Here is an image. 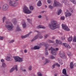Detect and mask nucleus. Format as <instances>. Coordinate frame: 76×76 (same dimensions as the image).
<instances>
[{
  "instance_id": "nucleus-1",
  "label": "nucleus",
  "mask_w": 76,
  "mask_h": 76,
  "mask_svg": "<svg viewBox=\"0 0 76 76\" xmlns=\"http://www.w3.org/2000/svg\"><path fill=\"white\" fill-rule=\"evenodd\" d=\"M6 24L5 25V27L7 28V30L11 31L13 30L14 26L13 23L10 22L6 21L5 22Z\"/></svg>"
},
{
  "instance_id": "nucleus-2",
  "label": "nucleus",
  "mask_w": 76,
  "mask_h": 76,
  "mask_svg": "<svg viewBox=\"0 0 76 76\" xmlns=\"http://www.w3.org/2000/svg\"><path fill=\"white\" fill-rule=\"evenodd\" d=\"M49 27L51 29L54 30L57 28H59V24L57 23L56 21L54 20L51 24H49Z\"/></svg>"
},
{
  "instance_id": "nucleus-3",
  "label": "nucleus",
  "mask_w": 76,
  "mask_h": 76,
  "mask_svg": "<svg viewBox=\"0 0 76 76\" xmlns=\"http://www.w3.org/2000/svg\"><path fill=\"white\" fill-rule=\"evenodd\" d=\"M23 12L26 14H29L32 13V12L29 10L28 8L26 6H24L23 9Z\"/></svg>"
},
{
  "instance_id": "nucleus-4",
  "label": "nucleus",
  "mask_w": 76,
  "mask_h": 76,
  "mask_svg": "<svg viewBox=\"0 0 76 76\" xmlns=\"http://www.w3.org/2000/svg\"><path fill=\"white\" fill-rule=\"evenodd\" d=\"M14 58L15 62H22L23 61V59L22 58H20L19 56L14 57Z\"/></svg>"
},
{
  "instance_id": "nucleus-5",
  "label": "nucleus",
  "mask_w": 76,
  "mask_h": 76,
  "mask_svg": "<svg viewBox=\"0 0 76 76\" xmlns=\"http://www.w3.org/2000/svg\"><path fill=\"white\" fill-rule=\"evenodd\" d=\"M18 4V3L15 1H10L9 2V5L13 7H15V6H17Z\"/></svg>"
},
{
  "instance_id": "nucleus-6",
  "label": "nucleus",
  "mask_w": 76,
  "mask_h": 76,
  "mask_svg": "<svg viewBox=\"0 0 76 76\" xmlns=\"http://www.w3.org/2000/svg\"><path fill=\"white\" fill-rule=\"evenodd\" d=\"M38 37L39 38H40V39H42V38H43V36L41 35H39V34H38L31 40V42H32L33 41L36 40V39H37L38 38Z\"/></svg>"
},
{
  "instance_id": "nucleus-7",
  "label": "nucleus",
  "mask_w": 76,
  "mask_h": 76,
  "mask_svg": "<svg viewBox=\"0 0 76 76\" xmlns=\"http://www.w3.org/2000/svg\"><path fill=\"white\" fill-rule=\"evenodd\" d=\"M48 50L49 51H50V50H51V54L53 55H56V50L54 48H53L52 47L50 48Z\"/></svg>"
},
{
  "instance_id": "nucleus-8",
  "label": "nucleus",
  "mask_w": 76,
  "mask_h": 76,
  "mask_svg": "<svg viewBox=\"0 0 76 76\" xmlns=\"http://www.w3.org/2000/svg\"><path fill=\"white\" fill-rule=\"evenodd\" d=\"M60 5H61L60 3L55 0H54V3L53 4V6L55 7H58V6H60Z\"/></svg>"
},
{
  "instance_id": "nucleus-9",
  "label": "nucleus",
  "mask_w": 76,
  "mask_h": 76,
  "mask_svg": "<svg viewBox=\"0 0 76 76\" xmlns=\"http://www.w3.org/2000/svg\"><path fill=\"white\" fill-rule=\"evenodd\" d=\"M62 26L64 30L67 31H70V29L69 28V27L67 26H66V25L62 24Z\"/></svg>"
},
{
  "instance_id": "nucleus-10",
  "label": "nucleus",
  "mask_w": 76,
  "mask_h": 76,
  "mask_svg": "<svg viewBox=\"0 0 76 76\" xmlns=\"http://www.w3.org/2000/svg\"><path fill=\"white\" fill-rule=\"evenodd\" d=\"M15 69H16V71H18V65H16L15 66H14L10 70V73H12L15 70Z\"/></svg>"
},
{
  "instance_id": "nucleus-11",
  "label": "nucleus",
  "mask_w": 76,
  "mask_h": 76,
  "mask_svg": "<svg viewBox=\"0 0 76 76\" xmlns=\"http://www.w3.org/2000/svg\"><path fill=\"white\" fill-rule=\"evenodd\" d=\"M6 60L7 61H12L13 59L12 58V57L11 55H10L9 56H7L6 58Z\"/></svg>"
},
{
  "instance_id": "nucleus-12",
  "label": "nucleus",
  "mask_w": 76,
  "mask_h": 76,
  "mask_svg": "<svg viewBox=\"0 0 76 76\" xmlns=\"http://www.w3.org/2000/svg\"><path fill=\"white\" fill-rule=\"evenodd\" d=\"M59 55L62 58H66V56H65V54L63 52H61L59 54Z\"/></svg>"
},
{
  "instance_id": "nucleus-13",
  "label": "nucleus",
  "mask_w": 76,
  "mask_h": 76,
  "mask_svg": "<svg viewBox=\"0 0 76 76\" xmlns=\"http://www.w3.org/2000/svg\"><path fill=\"white\" fill-rule=\"evenodd\" d=\"M66 17H68V16H70L72 15V13L69 12V11L67 10L66 12H65Z\"/></svg>"
},
{
  "instance_id": "nucleus-14",
  "label": "nucleus",
  "mask_w": 76,
  "mask_h": 76,
  "mask_svg": "<svg viewBox=\"0 0 76 76\" xmlns=\"http://www.w3.org/2000/svg\"><path fill=\"white\" fill-rule=\"evenodd\" d=\"M31 33H32V32L31 31L28 34L25 36H21V38L22 39H23V38H26V37H29V34H31Z\"/></svg>"
},
{
  "instance_id": "nucleus-15",
  "label": "nucleus",
  "mask_w": 76,
  "mask_h": 76,
  "mask_svg": "<svg viewBox=\"0 0 76 76\" xmlns=\"http://www.w3.org/2000/svg\"><path fill=\"white\" fill-rule=\"evenodd\" d=\"M8 8V5L6 4H4L3 6V9L4 10H6Z\"/></svg>"
},
{
  "instance_id": "nucleus-16",
  "label": "nucleus",
  "mask_w": 76,
  "mask_h": 76,
  "mask_svg": "<svg viewBox=\"0 0 76 76\" xmlns=\"http://www.w3.org/2000/svg\"><path fill=\"white\" fill-rule=\"evenodd\" d=\"M40 45H45L46 47V50H47V49L48 48V45L47 44L46 45L45 42H42L40 43Z\"/></svg>"
},
{
  "instance_id": "nucleus-17",
  "label": "nucleus",
  "mask_w": 76,
  "mask_h": 76,
  "mask_svg": "<svg viewBox=\"0 0 76 76\" xmlns=\"http://www.w3.org/2000/svg\"><path fill=\"white\" fill-rule=\"evenodd\" d=\"M63 45L64 46V47H65L67 48L70 49V48H71V47H70V46L68 44H67L66 43H63Z\"/></svg>"
},
{
  "instance_id": "nucleus-18",
  "label": "nucleus",
  "mask_w": 76,
  "mask_h": 76,
  "mask_svg": "<svg viewBox=\"0 0 76 76\" xmlns=\"http://www.w3.org/2000/svg\"><path fill=\"white\" fill-rule=\"evenodd\" d=\"M21 31V29L19 27L18 25H17V27H16V29L15 30V32H17V31Z\"/></svg>"
},
{
  "instance_id": "nucleus-19",
  "label": "nucleus",
  "mask_w": 76,
  "mask_h": 76,
  "mask_svg": "<svg viewBox=\"0 0 76 76\" xmlns=\"http://www.w3.org/2000/svg\"><path fill=\"white\" fill-rule=\"evenodd\" d=\"M62 73L65 75V76L67 75V71H66V69H63Z\"/></svg>"
},
{
  "instance_id": "nucleus-20",
  "label": "nucleus",
  "mask_w": 76,
  "mask_h": 76,
  "mask_svg": "<svg viewBox=\"0 0 76 76\" xmlns=\"http://www.w3.org/2000/svg\"><path fill=\"white\" fill-rule=\"evenodd\" d=\"M37 28H38V29H45V27L40 25L37 26Z\"/></svg>"
},
{
  "instance_id": "nucleus-21",
  "label": "nucleus",
  "mask_w": 76,
  "mask_h": 76,
  "mask_svg": "<svg viewBox=\"0 0 76 76\" xmlns=\"http://www.w3.org/2000/svg\"><path fill=\"white\" fill-rule=\"evenodd\" d=\"M22 25L23 28H26V24L25 22L23 21Z\"/></svg>"
},
{
  "instance_id": "nucleus-22",
  "label": "nucleus",
  "mask_w": 76,
  "mask_h": 76,
  "mask_svg": "<svg viewBox=\"0 0 76 76\" xmlns=\"http://www.w3.org/2000/svg\"><path fill=\"white\" fill-rule=\"evenodd\" d=\"M38 6H41L42 5V3H41V1H38V3L37 4Z\"/></svg>"
},
{
  "instance_id": "nucleus-23",
  "label": "nucleus",
  "mask_w": 76,
  "mask_h": 76,
  "mask_svg": "<svg viewBox=\"0 0 76 76\" xmlns=\"http://www.w3.org/2000/svg\"><path fill=\"white\" fill-rule=\"evenodd\" d=\"M70 67L71 69H73V63L72 62L70 63Z\"/></svg>"
},
{
  "instance_id": "nucleus-24",
  "label": "nucleus",
  "mask_w": 76,
  "mask_h": 76,
  "mask_svg": "<svg viewBox=\"0 0 76 76\" xmlns=\"http://www.w3.org/2000/svg\"><path fill=\"white\" fill-rule=\"evenodd\" d=\"M34 50H39L40 48L38 46H35L34 47Z\"/></svg>"
},
{
  "instance_id": "nucleus-25",
  "label": "nucleus",
  "mask_w": 76,
  "mask_h": 76,
  "mask_svg": "<svg viewBox=\"0 0 76 76\" xmlns=\"http://www.w3.org/2000/svg\"><path fill=\"white\" fill-rule=\"evenodd\" d=\"M68 41L70 42V41H72L73 40V38L72 37H70L68 38Z\"/></svg>"
},
{
  "instance_id": "nucleus-26",
  "label": "nucleus",
  "mask_w": 76,
  "mask_h": 76,
  "mask_svg": "<svg viewBox=\"0 0 76 76\" xmlns=\"http://www.w3.org/2000/svg\"><path fill=\"white\" fill-rule=\"evenodd\" d=\"M27 20L28 22L30 24H32V20L28 18L27 19Z\"/></svg>"
},
{
  "instance_id": "nucleus-27",
  "label": "nucleus",
  "mask_w": 76,
  "mask_h": 76,
  "mask_svg": "<svg viewBox=\"0 0 76 76\" xmlns=\"http://www.w3.org/2000/svg\"><path fill=\"white\" fill-rule=\"evenodd\" d=\"M62 13V10H59L58 12V15H60L61 13Z\"/></svg>"
},
{
  "instance_id": "nucleus-28",
  "label": "nucleus",
  "mask_w": 76,
  "mask_h": 76,
  "mask_svg": "<svg viewBox=\"0 0 76 76\" xmlns=\"http://www.w3.org/2000/svg\"><path fill=\"white\" fill-rule=\"evenodd\" d=\"M70 1L72 2L75 4H76V1H75V0H70Z\"/></svg>"
},
{
  "instance_id": "nucleus-29",
  "label": "nucleus",
  "mask_w": 76,
  "mask_h": 76,
  "mask_svg": "<svg viewBox=\"0 0 76 76\" xmlns=\"http://www.w3.org/2000/svg\"><path fill=\"white\" fill-rule=\"evenodd\" d=\"M67 54L68 55V56L69 57H71V52H67Z\"/></svg>"
},
{
  "instance_id": "nucleus-30",
  "label": "nucleus",
  "mask_w": 76,
  "mask_h": 76,
  "mask_svg": "<svg viewBox=\"0 0 76 76\" xmlns=\"http://www.w3.org/2000/svg\"><path fill=\"white\" fill-rule=\"evenodd\" d=\"M2 19L3 23H4V20H6V17H4L2 18Z\"/></svg>"
},
{
  "instance_id": "nucleus-31",
  "label": "nucleus",
  "mask_w": 76,
  "mask_h": 76,
  "mask_svg": "<svg viewBox=\"0 0 76 76\" xmlns=\"http://www.w3.org/2000/svg\"><path fill=\"white\" fill-rule=\"evenodd\" d=\"M46 62L44 64H47V63H48L50 62V61L48 59H46Z\"/></svg>"
},
{
  "instance_id": "nucleus-32",
  "label": "nucleus",
  "mask_w": 76,
  "mask_h": 76,
  "mask_svg": "<svg viewBox=\"0 0 76 76\" xmlns=\"http://www.w3.org/2000/svg\"><path fill=\"white\" fill-rule=\"evenodd\" d=\"M30 10H34V7L32 6H31L30 7Z\"/></svg>"
},
{
  "instance_id": "nucleus-33",
  "label": "nucleus",
  "mask_w": 76,
  "mask_h": 76,
  "mask_svg": "<svg viewBox=\"0 0 76 76\" xmlns=\"http://www.w3.org/2000/svg\"><path fill=\"white\" fill-rule=\"evenodd\" d=\"M56 44H59L60 43V41L58 40H56Z\"/></svg>"
},
{
  "instance_id": "nucleus-34",
  "label": "nucleus",
  "mask_w": 76,
  "mask_h": 76,
  "mask_svg": "<svg viewBox=\"0 0 76 76\" xmlns=\"http://www.w3.org/2000/svg\"><path fill=\"white\" fill-rule=\"evenodd\" d=\"M48 42H49L50 43H54V42L53 41H52L50 40H48Z\"/></svg>"
},
{
  "instance_id": "nucleus-35",
  "label": "nucleus",
  "mask_w": 76,
  "mask_h": 76,
  "mask_svg": "<svg viewBox=\"0 0 76 76\" xmlns=\"http://www.w3.org/2000/svg\"><path fill=\"white\" fill-rule=\"evenodd\" d=\"M2 66L3 67H6V64L4 63H3L2 64Z\"/></svg>"
},
{
  "instance_id": "nucleus-36",
  "label": "nucleus",
  "mask_w": 76,
  "mask_h": 76,
  "mask_svg": "<svg viewBox=\"0 0 76 76\" xmlns=\"http://www.w3.org/2000/svg\"><path fill=\"white\" fill-rule=\"evenodd\" d=\"M50 58L51 59H54V58H55V57L51 55L50 56Z\"/></svg>"
},
{
  "instance_id": "nucleus-37",
  "label": "nucleus",
  "mask_w": 76,
  "mask_h": 76,
  "mask_svg": "<svg viewBox=\"0 0 76 76\" xmlns=\"http://www.w3.org/2000/svg\"><path fill=\"white\" fill-rule=\"evenodd\" d=\"M13 21H14L13 23L14 24H16V19H14L13 20Z\"/></svg>"
},
{
  "instance_id": "nucleus-38",
  "label": "nucleus",
  "mask_w": 76,
  "mask_h": 76,
  "mask_svg": "<svg viewBox=\"0 0 76 76\" xmlns=\"http://www.w3.org/2000/svg\"><path fill=\"white\" fill-rule=\"evenodd\" d=\"M38 76H42V74L40 72L38 73Z\"/></svg>"
},
{
  "instance_id": "nucleus-39",
  "label": "nucleus",
  "mask_w": 76,
  "mask_h": 76,
  "mask_svg": "<svg viewBox=\"0 0 76 76\" xmlns=\"http://www.w3.org/2000/svg\"><path fill=\"white\" fill-rule=\"evenodd\" d=\"M73 41L74 42H76V37H74L73 39Z\"/></svg>"
},
{
  "instance_id": "nucleus-40",
  "label": "nucleus",
  "mask_w": 76,
  "mask_h": 76,
  "mask_svg": "<svg viewBox=\"0 0 76 76\" xmlns=\"http://www.w3.org/2000/svg\"><path fill=\"white\" fill-rule=\"evenodd\" d=\"M49 8L50 9H52L53 8V7L51 5H49Z\"/></svg>"
},
{
  "instance_id": "nucleus-41",
  "label": "nucleus",
  "mask_w": 76,
  "mask_h": 76,
  "mask_svg": "<svg viewBox=\"0 0 76 76\" xmlns=\"http://www.w3.org/2000/svg\"><path fill=\"white\" fill-rule=\"evenodd\" d=\"M28 69L30 71L32 70V66H30L28 68Z\"/></svg>"
},
{
  "instance_id": "nucleus-42",
  "label": "nucleus",
  "mask_w": 76,
  "mask_h": 76,
  "mask_svg": "<svg viewBox=\"0 0 76 76\" xmlns=\"http://www.w3.org/2000/svg\"><path fill=\"white\" fill-rule=\"evenodd\" d=\"M55 65L56 66H58V67H60V65L57 63L55 64Z\"/></svg>"
},
{
  "instance_id": "nucleus-43",
  "label": "nucleus",
  "mask_w": 76,
  "mask_h": 76,
  "mask_svg": "<svg viewBox=\"0 0 76 76\" xmlns=\"http://www.w3.org/2000/svg\"><path fill=\"white\" fill-rule=\"evenodd\" d=\"M4 38V37L0 36V40H3Z\"/></svg>"
},
{
  "instance_id": "nucleus-44",
  "label": "nucleus",
  "mask_w": 76,
  "mask_h": 76,
  "mask_svg": "<svg viewBox=\"0 0 76 76\" xmlns=\"http://www.w3.org/2000/svg\"><path fill=\"white\" fill-rule=\"evenodd\" d=\"M15 42V40H11L10 42V43H12V42Z\"/></svg>"
},
{
  "instance_id": "nucleus-45",
  "label": "nucleus",
  "mask_w": 76,
  "mask_h": 76,
  "mask_svg": "<svg viewBox=\"0 0 76 76\" xmlns=\"http://www.w3.org/2000/svg\"><path fill=\"white\" fill-rule=\"evenodd\" d=\"M61 19L62 20H64L65 19V18L64 16H62L61 17Z\"/></svg>"
},
{
  "instance_id": "nucleus-46",
  "label": "nucleus",
  "mask_w": 76,
  "mask_h": 76,
  "mask_svg": "<svg viewBox=\"0 0 76 76\" xmlns=\"http://www.w3.org/2000/svg\"><path fill=\"white\" fill-rule=\"evenodd\" d=\"M47 1L48 3L50 4L51 3V0H48Z\"/></svg>"
},
{
  "instance_id": "nucleus-47",
  "label": "nucleus",
  "mask_w": 76,
  "mask_h": 76,
  "mask_svg": "<svg viewBox=\"0 0 76 76\" xmlns=\"http://www.w3.org/2000/svg\"><path fill=\"white\" fill-rule=\"evenodd\" d=\"M45 55H48V51H46L45 52Z\"/></svg>"
},
{
  "instance_id": "nucleus-48",
  "label": "nucleus",
  "mask_w": 76,
  "mask_h": 76,
  "mask_svg": "<svg viewBox=\"0 0 76 76\" xmlns=\"http://www.w3.org/2000/svg\"><path fill=\"white\" fill-rule=\"evenodd\" d=\"M55 66H56V64H54L52 66V67H53V69H54V68H55Z\"/></svg>"
},
{
  "instance_id": "nucleus-49",
  "label": "nucleus",
  "mask_w": 76,
  "mask_h": 76,
  "mask_svg": "<svg viewBox=\"0 0 76 76\" xmlns=\"http://www.w3.org/2000/svg\"><path fill=\"white\" fill-rule=\"evenodd\" d=\"M48 36V34H47L45 36V38H47V37Z\"/></svg>"
},
{
  "instance_id": "nucleus-50",
  "label": "nucleus",
  "mask_w": 76,
  "mask_h": 76,
  "mask_svg": "<svg viewBox=\"0 0 76 76\" xmlns=\"http://www.w3.org/2000/svg\"><path fill=\"white\" fill-rule=\"evenodd\" d=\"M24 52L25 53H27V50H24Z\"/></svg>"
},
{
  "instance_id": "nucleus-51",
  "label": "nucleus",
  "mask_w": 76,
  "mask_h": 76,
  "mask_svg": "<svg viewBox=\"0 0 76 76\" xmlns=\"http://www.w3.org/2000/svg\"><path fill=\"white\" fill-rule=\"evenodd\" d=\"M44 12H45V11H42L40 13H44Z\"/></svg>"
},
{
  "instance_id": "nucleus-52",
  "label": "nucleus",
  "mask_w": 76,
  "mask_h": 76,
  "mask_svg": "<svg viewBox=\"0 0 76 76\" xmlns=\"http://www.w3.org/2000/svg\"><path fill=\"white\" fill-rule=\"evenodd\" d=\"M38 18H42V16H41V15H39L38 16Z\"/></svg>"
},
{
  "instance_id": "nucleus-53",
  "label": "nucleus",
  "mask_w": 76,
  "mask_h": 76,
  "mask_svg": "<svg viewBox=\"0 0 76 76\" xmlns=\"http://www.w3.org/2000/svg\"><path fill=\"white\" fill-rule=\"evenodd\" d=\"M1 62H4V61L3 59H1Z\"/></svg>"
},
{
  "instance_id": "nucleus-54",
  "label": "nucleus",
  "mask_w": 76,
  "mask_h": 76,
  "mask_svg": "<svg viewBox=\"0 0 76 76\" xmlns=\"http://www.w3.org/2000/svg\"><path fill=\"white\" fill-rule=\"evenodd\" d=\"M60 44H63V42H61L60 41V43H59Z\"/></svg>"
},
{
  "instance_id": "nucleus-55",
  "label": "nucleus",
  "mask_w": 76,
  "mask_h": 76,
  "mask_svg": "<svg viewBox=\"0 0 76 76\" xmlns=\"http://www.w3.org/2000/svg\"><path fill=\"white\" fill-rule=\"evenodd\" d=\"M64 39H65V38H64V37L62 38V41H63V40H64Z\"/></svg>"
},
{
  "instance_id": "nucleus-56",
  "label": "nucleus",
  "mask_w": 76,
  "mask_h": 76,
  "mask_svg": "<svg viewBox=\"0 0 76 76\" xmlns=\"http://www.w3.org/2000/svg\"><path fill=\"white\" fill-rule=\"evenodd\" d=\"M23 72H26V70L23 69Z\"/></svg>"
},
{
  "instance_id": "nucleus-57",
  "label": "nucleus",
  "mask_w": 76,
  "mask_h": 76,
  "mask_svg": "<svg viewBox=\"0 0 76 76\" xmlns=\"http://www.w3.org/2000/svg\"><path fill=\"white\" fill-rule=\"evenodd\" d=\"M52 39H55V37H53L52 38Z\"/></svg>"
},
{
  "instance_id": "nucleus-58",
  "label": "nucleus",
  "mask_w": 76,
  "mask_h": 76,
  "mask_svg": "<svg viewBox=\"0 0 76 76\" xmlns=\"http://www.w3.org/2000/svg\"><path fill=\"white\" fill-rule=\"evenodd\" d=\"M56 51H58V48H56Z\"/></svg>"
},
{
  "instance_id": "nucleus-59",
  "label": "nucleus",
  "mask_w": 76,
  "mask_h": 76,
  "mask_svg": "<svg viewBox=\"0 0 76 76\" xmlns=\"http://www.w3.org/2000/svg\"><path fill=\"white\" fill-rule=\"evenodd\" d=\"M60 64H61V65L63 64V63H62V62H60Z\"/></svg>"
},
{
  "instance_id": "nucleus-60",
  "label": "nucleus",
  "mask_w": 76,
  "mask_h": 76,
  "mask_svg": "<svg viewBox=\"0 0 76 76\" xmlns=\"http://www.w3.org/2000/svg\"><path fill=\"white\" fill-rule=\"evenodd\" d=\"M31 50H34V48H31Z\"/></svg>"
},
{
  "instance_id": "nucleus-61",
  "label": "nucleus",
  "mask_w": 76,
  "mask_h": 76,
  "mask_svg": "<svg viewBox=\"0 0 76 76\" xmlns=\"http://www.w3.org/2000/svg\"><path fill=\"white\" fill-rule=\"evenodd\" d=\"M42 60H43V59H44V57H42Z\"/></svg>"
},
{
  "instance_id": "nucleus-62",
  "label": "nucleus",
  "mask_w": 76,
  "mask_h": 76,
  "mask_svg": "<svg viewBox=\"0 0 76 76\" xmlns=\"http://www.w3.org/2000/svg\"><path fill=\"white\" fill-rule=\"evenodd\" d=\"M2 73H5V71H3V72H2Z\"/></svg>"
},
{
  "instance_id": "nucleus-63",
  "label": "nucleus",
  "mask_w": 76,
  "mask_h": 76,
  "mask_svg": "<svg viewBox=\"0 0 76 76\" xmlns=\"http://www.w3.org/2000/svg\"><path fill=\"white\" fill-rule=\"evenodd\" d=\"M45 7H46V8H47V5H45Z\"/></svg>"
},
{
  "instance_id": "nucleus-64",
  "label": "nucleus",
  "mask_w": 76,
  "mask_h": 76,
  "mask_svg": "<svg viewBox=\"0 0 76 76\" xmlns=\"http://www.w3.org/2000/svg\"><path fill=\"white\" fill-rule=\"evenodd\" d=\"M61 76H65L63 75H61Z\"/></svg>"
}]
</instances>
